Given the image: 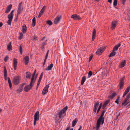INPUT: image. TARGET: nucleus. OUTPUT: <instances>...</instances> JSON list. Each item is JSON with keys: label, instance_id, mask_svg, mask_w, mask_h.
I'll return each mask as SVG.
<instances>
[{"label": "nucleus", "instance_id": "51", "mask_svg": "<svg viewBox=\"0 0 130 130\" xmlns=\"http://www.w3.org/2000/svg\"><path fill=\"white\" fill-rule=\"evenodd\" d=\"M37 37L36 36H34L33 37V40H36L37 39Z\"/></svg>", "mask_w": 130, "mask_h": 130}, {"label": "nucleus", "instance_id": "1", "mask_svg": "<svg viewBox=\"0 0 130 130\" xmlns=\"http://www.w3.org/2000/svg\"><path fill=\"white\" fill-rule=\"evenodd\" d=\"M36 73V70H35L33 73L32 77L31 79V81L30 85H28L26 86L24 88V90L26 92H28L31 88L33 86L34 84L35 83L36 79V77H34Z\"/></svg>", "mask_w": 130, "mask_h": 130}, {"label": "nucleus", "instance_id": "9", "mask_svg": "<svg viewBox=\"0 0 130 130\" xmlns=\"http://www.w3.org/2000/svg\"><path fill=\"white\" fill-rule=\"evenodd\" d=\"M71 18H73L75 20H79L81 19V18L79 15L76 14H73L72 15Z\"/></svg>", "mask_w": 130, "mask_h": 130}, {"label": "nucleus", "instance_id": "6", "mask_svg": "<svg viewBox=\"0 0 130 130\" xmlns=\"http://www.w3.org/2000/svg\"><path fill=\"white\" fill-rule=\"evenodd\" d=\"M22 2L20 3L18 5V8L17 10V15L16 16V19H15L17 20L18 18V15H19L21 13V10H22L23 9L22 7Z\"/></svg>", "mask_w": 130, "mask_h": 130}, {"label": "nucleus", "instance_id": "12", "mask_svg": "<svg viewBox=\"0 0 130 130\" xmlns=\"http://www.w3.org/2000/svg\"><path fill=\"white\" fill-rule=\"evenodd\" d=\"M117 24V22L115 21H113L111 23V29L112 30L114 29L116 27Z\"/></svg>", "mask_w": 130, "mask_h": 130}, {"label": "nucleus", "instance_id": "45", "mask_svg": "<svg viewBox=\"0 0 130 130\" xmlns=\"http://www.w3.org/2000/svg\"><path fill=\"white\" fill-rule=\"evenodd\" d=\"M47 23L48 25H51L52 24V22L50 20H49L47 21Z\"/></svg>", "mask_w": 130, "mask_h": 130}, {"label": "nucleus", "instance_id": "3", "mask_svg": "<svg viewBox=\"0 0 130 130\" xmlns=\"http://www.w3.org/2000/svg\"><path fill=\"white\" fill-rule=\"evenodd\" d=\"M67 106H66L58 112V115L59 117V119H58V120H59V119H62L64 117V115H66L65 112L67 109ZM61 120H60V121H59V122H60Z\"/></svg>", "mask_w": 130, "mask_h": 130}, {"label": "nucleus", "instance_id": "37", "mask_svg": "<svg viewBox=\"0 0 130 130\" xmlns=\"http://www.w3.org/2000/svg\"><path fill=\"white\" fill-rule=\"evenodd\" d=\"M116 95V94L115 93H112L111 95L110 96V98H112L115 97Z\"/></svg>", "mask_w": 130, "mask_h": 130}, {"label": "nucleus", "instance_id": "56", "mask_svg": "<svg viewBox=\"0 0 130 130\" xmlns=\"http://www.w3.org/2000/svg\"><path fill=\"white\" fill-rule=\"evenodd\" d=\"M130 129V126H129L128 127H127V130H129V129Z\"/></svg>", "mask_w": 130, "mask_h": 130}, {"label": "nucleus", "instance_id": "17", "mask_svg": "<svg viewBox=\"0 0 130 130\" xmlns=\"http://www.w3.org/2000/svg\"><path fill=\"white\" fill-rule=\"evenodd\" d=\"M29 58L28 56H26L24 58V62L25 65H27L29 63Z\"/></svg>", "mask_w": 130, "mask_h": 130}, {"label": "nucleus", "instance_id": "10", "mask_svg": "<svg viewBox=\"0 0 130 130\" xmlns=\"http://www.w3.org/2000/svg\"><path fill=\"white\" fill-rule=\"evenodd\" d=\"M61 18V17L57 16L54 19V22L55 24H57L60 21V20Z\"/></svg>", "mask_w": 130, "mask_h": 130}, {"label": "nucleus", "instance_id": "24", "mask_svg": "<svg viewBox=\"0 0 130 130\" xmlns=\"http://www.w3.org/2000/svg\"><path fill=\"white\" fill-rule=\"evenodd\" d=\"M77 119V118H75L74 120L73 121L72 123V125L73 127L76 124Z\"/></svg>", "mask_w": 130, "mask_h": 130}, {"label": "nucleus", "instance_id": "64", "mask_svg": "<svg viewBox=\"0 0 130 130\" xmlns=\"http://www.w3.org/2000/svg\"><path fill=\"white\" fill-rule=\"evenodd\" d=\"M45 38V37H44L41 39V41H42L43 40V39Z\"/></svg>", "mask_w": 130, "mask_h": 130}, {"label": "nucleus", "instance_id": "52", "mask_svg": "<svg viewBox=\"0 0 130 130\" xmlns=\"http://www.w3.org/2000/svg\"><path fill=\"white\" fill-rule=\"evenodd\" d=\"M20 52L21 55L22 54L23 52L22 49H20Z\"/></svg>", "mask_w": 130, "mask_h": 130}, {"label": "nucleus", "instance_id": "61", "mask_svg": "<svg viewBox=\"0 0 130 130\" xmlns=\"http://www.w3.org/2000/svg\"><path fill=\"white\" fill-rule=\"evenodd\" d=\"M70 129V128L69 127H68L66 130H69Z\"/></svg>", "mask_w": 130, "mask_h": 130}, {"label": "nucleus", "instance_id": "2", "mask_svg": "<svg viewBox=\"0 0 130 130\" xmlns=\"http://www.w3.org/2000/svg\"><path fill=\"white\" fill-rule=\"evenodd\" d=\"M105 111V110L102 111L101 115L100 116L97 121L96 125V128L97 130H98L99 129L100 125H102L104 123V118L103 116Z\"/></svg>", "mask_w": 130, "mask_h": 130}, {"label": "nucleus", "instance_id": "39", "mask_svg": "<svg viewBox=\"0 0 130 130\" xmlns=\"http://www.w3.org/2000/svg\"><path fill=\"white\" fill-rule=\"evenodd\" d=\"M12 21V20L10 19H8V20L7 21V24L10 25H11V23Z\"/></svg>", "mask_w": 130, "mask_h": 130}, {"label": "nucleus", "instance_id": "54", "mask_svg": "<svg viewBox=\"0 0 130 130\" xmlns=\"http://www.w3.org/2000/svg\"><path fill=\"white\" fill-rule=\"evenodd\" d=\"M36 121L34 120V126H35L36 125Z\"/></svg>", "mask_w": 130, "mask_h": 130}, {"label": "nucleus", "instance_id": "34", "mask_svg": "<svg viewBox=\"0 0 130 130\" xmlns=\"http://www.w3.org/2000/svg\"><path fill=\"white\" fill-rule=\"evenodd\" d=\"M13 15L11 14H10L8 15V19H10L12 20V19L13 17Z\"/></svg>", "mask_w": 130, "mask_h": 130}, {"label": "nucleus", "instance_id": "7", "mask_svg": "<svg viewBox=\"0 0 130 130\" xmlns=\"http://www.w3.org/2000/svg\"><path fill=\"white\" fill-rule=\"evenodd\" d=\"M49 87V86L48 85H47L45 87L42 91L43 94L45 95L47 94L48 91Z\"/></svg>", "mask_w": 130, "mask_h": 130}, {"label": "nucleus", "instance_id": "55", "mask_svg": "<svg viewBox=\"0 0 130 130\" xmlns=\"http://www.w3.org/2000/svg\"><path fill=\"white\" fill-rule=\"evenodd\" d=\"M108 2L110 3H111L112 2V0H108Z\"/></svg>", "mask_w": 130, "mask_h": 130}, {"label": "nucleus", "instance_id": "13", "mask_svg": "<svg viewBox=\"0 0 130 130\" xmlns=\"http://www.w3.org/2000/svg\"><path fill=\"white\" fill-rule=\"evenodd\" d=\"M18 61L15 58L13 59V67L14 70L16 69V67L17 65Z\"/></svg>", "mask_w": 130, "mask_h": 130}, {"label": "nucleus", "instance_id": "38", "mask_svg": "<svg viewBox=\"0 0 130 130\" xmlns=\"http://www.w3.org/2000/svg\"><path fill=\"white\" fill-rule=\"evenodd\" d=\"M22 89L23 88L22 87L20 88L17 90V92L20 93L22 91Z\"/></svg>", "mask_w": 130, "mask_h": 130}, {"label": "nucleus", "instance_id": "47", "mask_svg": "<svg viewBox=\"0 0 130 130\" xmlns=\"http://www.w3.org/2000/svg\"><path fill=\"white\" fill-rule=\"evenodd\" d=\"M117 0H114L113 2V5L114 6H116L117 5Z\"/></svg>", "mask_w": 130, "mask_h": 130}, {"label": "nucleus", "instance_id": "36", "mask_svg": "<svg viewBox=\"0 0 130 130\" xmlns=\"http://www.w3.org/2000/svg\"><path fill=\"white\" fill-rule=\"evenodd\" d=\"M12 46L11 45V43L10 42L7 45V49H12Z\"/></svg>", "mask_w": 130, "mask_h": 130}, {"label": "nucleus", "instance_id": "33", "mask_svg": "<svg viewBox=\"0 0 130 130\" xmlns=\"http://www.w3.org/2000/svg\"><path fill=\"white\" fill-rule=\"evenodd\" d=\"M32 25L33 27H34L36 24V19L34 17L32 19Z\"/></svg>", "mask_w": 130, "mask_h": 130}, {"label": "nucleus", "instance_id": "46", "mask_svg": "<svg viewBox=\"0 0 130 130\" xmlns=\"http://www.w3.org/2000/svg\"><path fill=\"white\" fill-rule=\"evenodd\" d=\"M43 12L42 11H40L38 15V17H40L41 15L43 14Z\"/></svg>", "mask_w": 130, "mask_h": 130}, {"label": "nucleus", "instance_id": "43", "mask_svg": "<svg viewBox=\"0 0 130 130\" xmlns=\"http://www.w3.org/2000/svg\"><path fill=\"white\" fill-rule=\"evenodd\" d=\"M9 58V57L8 56H7L4 58V61L5 62H6L7 61V60H8Z\"/></svg>", "mask_w": 130, "mask_h": 130}, {"label": "nucleus", "instance_id": "30", "mask_svg": "<svg viewBox=\"0 0 130 130\" xmlns=\"http://www.w3.org/2000/svg\"><path fill=\"white\" fill-rule=\"evenodd\" d=\"M49 50H48L47 52V53L46 54L45 58L44 60V62L43 64V65H44L45 64V63L46 61V59L47 58V57L48 55V53H49Z\"/></svg>", "mask_w": 130, "mask_h": 130}, {"label": "nucleus", "instance_id": "27", "mask_svg": "<svg viewBox=\"0 0 130 130\" xmlns=\"http://www.w3.org/2000/svg\"><path fill=\"white\" fill-rule=\"evenodd\" d=\"M104 49H98L97 51L96 52V53L97 54L99 55L104 51Z\"/></svg>", "mask_w": 130, "mask_h": 130}, {"label": "nucleus", "instance_id": "48", "mask_svg": "<svg viewBox=\"0 0 130 130\" xmlns=\"http://www.w3.org/2000/svg\"><path fill=\"white\" fill-rule=\"evenodd\" d=\"M93 56V55H91L89 57V62H90Z\"/></svg>", "mask_w": 130, "mask_h": 130}, {"label": "nucleus", "instance_id": "18", "mask_svg": "<svg viewBox=\"0 0 130 130\" xmlns=\"http://www.w3.org/2000/svg\"><path fill=\"white\" fill-rule=\"evenodd\" d=\"M12 6V5L10 4L7 7L6 10L5 12V13H8L10 11Z\"/></svg>", "mask_w": 130, "mask_h": 130}, {"label": "nucleus", "instance_id": "29", "mask_svg": "<svg viewBox=\"0 0 130 130\" xmlns=\"http://www.w3.org/2000/svg\"><path fill=\"white\" fill-rule=\"evenodd\" d=\"M47 40H46L45 41H44V42H42V43L41 46V47L42 48V49L43 48H45L44 46L46 45V44H47L46 42H47Z\"/></svg>", "mask_w": 130, "mask_h": 130}, {"label": "nucleus", "instance_id": "15", "mask_svg": "<svg viewBox=\"0 0 130 130\" xmlns=\"http://www.w3.org/2000/svg\"><path fill=\"white\" fill-rule=\"evenodd\" d=\"M99 105V103L98 102H96L95 103L94 105V108L93 109L94 112L95 113L96 112V111Z\"/></svg>", "mask_w": 130, "mask_h": 130}, {"label": "nucleus", "instance_id": "8", "mask_svg": "<svg viewBox=\"0 0 130 130\" xmlns=\"http://www.w3.org/2000/svg\"><path fill=\"white\" fill-rule=\"evenodd\" d=\"M39 112L37 111L35 114L34 116V120L37 121L39 120Z\"/></svg>", "mask_w": 130, "mask_h": 130}, {"label": "nucleus", "instance_id": "32", "mask_svg": "<svg viewBox=\"0 0 130 130\" xmlns=\"http://www.w3.org/2000/svg\"><path fill=\"white\" fill-rule=\"evenodd\" d=\"M86 79V77L85 76L83 77L81 81V85H83Z\"/></svg>", "mask_w": 130, "mask_h": 130}, {"label": "nucleus", "instance_id": "25", "mask_svg": "<svg viewBox=\"0 0 130 130\" xmlns=\"http://www.w3.org/2000/svg\"><path fill=\"white\" fill-rule=\"evenodd\" d=\"M53 64L52 63L50 65L48 66L46 68L45 70L47 71H50L51 70V69L53 66Z\"/></svg>", "mask_w": 130, "mask_h": 130}, {"label": "nucleus", "instance_id": "14", "mask_svg": "<svg viewBox=\"0 0 130 130\" xmlns=\"http://www.w3.org/2000/svg\"><path fill=\"white\" fill-rule=\"evenodd\" d=\"M117 50V49H113L112 51L111 52L110 55L109 56V57H110L114 56L117 52L116 51Z\"/></svg>", "mask_w": 130, "mask_h": 130}, {"label": "nucleus", "instance_id": "44", "mask_svg": "<svg viewBox=\"0 0 130 130\" xmlns=\"http://www.w3.org/2000/svg\"><path fill=\"white\" fill-rule=\"evenodd\" d=\"M119 100V97H118L117 98L116 100L115 101V102L117 104H118Z\"/></svg>", "mask_w": 130, "mask_h": 130}, {"label": "nucleus", "instance_id": "63", "mask_svg": "<svg viewBox=\"0 0 130 130\" xmlns=\"http://www.w3.org/2000/svg\"><path fill=\"white\" fill-rule=\"evenodd\" d=\"M42 78H39L38 80L41 81Z\"/></svg>", "mask_w": 130, "mask_h": 130}, {"label": "nucleus", "instance_id": "50", "mask_svg": "<svg viewBox=\"0 0 130 130\" xmlns=\"http://www.w3.org/2000/svg\"><path fill=\"white\" fill-rule=\"evenodd\" d=\"M43 75V72H42L41 73L39 78H42V76Z\"/></svg>", "mask_w": 130, "mask_h": 130}, {"label": "nucleus", "instance_id": "53", "mask_svg": "<svg viewBox=\"0 0 130 130\" xmlns=\"http://www.w3.org/2000/svg\"><path fill=\"white\" fill-rule=\"evenodd\" d=\"M14 10H12L10 14H12V15H13V13L14 12Z\"/></svg>", "mask_w": 130, "mask_h": 130}, {"label": "nucleus", "instance_id": "58", "mask_svg": "<svg viewBox=\"0 0 130 130\" xmlns=\"http://www.w3.org/2000/svg\"><path fill=\"white\" fill-rule=\"evenodd\" d=\"M3 25V24L2 23L0 22V27H1Z\"/></svg>", "mask_w": 130, "mask_h": 130}, {"label": "nucleus", "instance_id": "57", "mask_svg": "<svg viewBox=\"0 0 130 130\" xmlns=\"http://www.w3.org/2000/svg\"><path fill=\"white\" fill-rule=\"evenodd\" d=\"M126 1V0H123V4H124L125 3V2Z\"/></svg>", "mask_w": 130, "mask_h": 130}, {"label": "nucleus", "instance_id": "20", "mask_svg": "<svg viewBox=\"0 0 130 130\" xmlns=\"http://www.w3.org/2000/svg\"><path fill=\"white\" fill-rule=\"evenodd\" d=\"M130 89V87H127L125 90V92H124L123 97H124L129 92Z\"/></svg>", "mask_w": 130, "mask_h": 130}, {"label": "nucleus", "instance_id": "31", "mask_svg": "<svg viewBox=\"0 0 130 130\" xmlns=\"http://www.w3.org/2000/svg\"><path fill=\"white\" fill-rule=\"evenodd\" d=\"M8 83L9 85V87L11 89H12V83L11 82V80L10 79L9 77L8 78Z\"/></svg>", "mask_w": 130, "mask_h": 130}, {"label": "nucleus", "instance_id": "35", "mask_svg": "<svg viewBox=\"0 0 130 130\" xmlns=\"http://www.w3.org/2000/svg\"><path fill=\"white\" fill-rule=\"evenodd\" d=\"M102 103H101L100 104V105L99 106V107H98V109L97 113H98V112L100 110V108H101V107L102 106Z\"/></svg>", "mask_w": 130, "mask_h": 130}, {"label": "nucleus", "instance_id": "42", "mask_svg": "<svg viewBox=\"0 0 130 130\" xmlns=\"http://www.w3.org/2000/svg\"><path fill=\"white\" fill-rule=\"evenodd\" d=\"M92 73L91 71H90L88 73V78L90 77L91 75H92Z\"/></svg>", "mask_w": 130, "mask_h": 130}, {"label": "nucleus", "instance_id": "26", "mask_svg": "<svg viewBox=\"0 0 130 130\" xmlns=\"http://www.w3.org/2000/svg\"><path fill=\"white\" fill-rule=\"evenodd\" d=\"M109 102V100H107L103 104L102 107V108L103 109H104L106 106L108 104Z\"/></svg>", "mask_w": 130, "mask_h": 130}, {"label": "nucleus", "instance_id": "22", "mask_svg": "<svg viewBox=\"0 0 130 130\" xmlns=\"http://www.w3.org/2000/svg\"><path fill=\"white\" fill-rule=\"evenodd\" d=\"M96 31L95 29L93 30L92 36V40L93 41L95 38Z\"/></svg>", "mask_w": 130, "mask_h": 130}, {"label": "nucleus", "instance_id": "16", "mask_svg": "<svg viewBox=\"0 0 130 130\" xmlns=\"http://www.w3.org/2000/svg\"><path fill=\"white\" fill-rule=\"evenodd\" d=\"M126 63V62L125 60H123L121 61V63L119 64V67L120 68L123 67Z\"/></svg>", "mask_w": 130, "mask_h": 130}, {"label": "nucleus", "instance_id": "21", "mask_svg": "<svg viewBox=\"0 0 130 130\" xmlns=\"http://www.w3.org/2000/svg\"><path fill=\"white\" fill-rule=\"evenodd\" d=\"M130 89V87H127L125 90V92H124L123 97H124L129 92Z\"/></svg>", "mask_w": 130, "mask_h": 130}, {"label": "nucleus", "instance_id": "49", "mask_svg": "<svg viewBox=\"0 0 130 130\" xmlns=\"http://www.w3.org/2000/svg\"><path fill=\"white\" fill-rule=\"evenodd\" d=\"M45 8L46 7L45 6L43 7L41 11H42V12H43L44 13Z\"/></svg>", "mask_w": 130, "mask_h": 130}, {"label": "nucleus", "instance_id": "40", "mask_svg": "<svg viewBox=\"0 0 130 130\" xmlns=\"http://www.w3.org/2000/svg\"><path fill=\"white\" fill-rule=\"evenodd\" d=\"M120 45L121 44H119L118 45H117L114 46V47L113 48V49H118V47L120 46Z\"/></svg>", "mask_w": 130, "mask_h": 130}, {"label": "nucleus", "instance_id": "19", "mask_svg": "<svg viewBox=\"0 0 130 130\" xmlns=\"http://www.w3.org/2000/svg\"><path fill=\"white\" fill-rule=\"evenodd\" d=\"M124 84V80L123 78H122L120 80V89H121L123 87Z\"/></svg>", "mask_w": 130, "mask_h": 130}, {"label": "nucleus", "instance_id": "11", "mask_svg": "<svg viewBox=\"0 0 130 130\" xmlns=\"http://www.w3.org/2000/svg\"><path fill=\"white\" fill-rule=\"evenodd\" d=\"M3 73L4 76L5 80H7V72L6 68L5 66L4 67V69L3 70Z\"/></svg>", "mask_w": 130, "mask_h": 130}, {"label": "nucleus", "instance_id": "62", "mask_svg": "<svg viewBox=\"0 0 130 130\" xmlns=\"http://www.w3.org/2000/svg\"><path fill=\"white\" fill-rule=\"evenodd\" d=\"M81 128H82V127H81V126H80V128H79L78 129V130H81Z\"/></svg>", "mask_w": 130, "mask_h": 130}, {"label": "nucleus", "instance_id": "4", "mask_svg": "<svg viewBox=\"0 0 130 130\" xmlns=\"http://www.w3.org/2000/svg\"><path fill=\"white\" fill-rule=\"evenodd\" d=\"M130 98V93H128L126 96L124 101L122 103V105H125V106H128L130 105V100L128 102L127 101Z\"/></svg>", "mask_w": 130, "mask_h": 130}, {"label": "nucleus", "instance_id": "5", "mask_svg": "<svg viewBox=\"0 0 130 130\" xmlns=\"http://www.w3.org/2000/svg\"><path fill=\"white\" fill-rule=\"evenodd\" d=\"M20 80V77L19 76H16L14 77L13 82L14 85H16L19 83Z\"/></svg>", "mask_w": 130, "mask_h": 130}, {"label": "nucleus", "instance_id": "59", "mask_svg": "<svg viewBox=\"0 0 130 130\" xmlns=\"http://www.w3.org/2000/svg\"><path fill=\"white\" fill-rule=\"evenodd\" d=\"M106 48V47H102V48H100V49H105V48ZM99 49H100V48H99Z\"/></svg>", "mask_w": 130, "mask_h": 130}, {"label": "nucleus", "instance_id": "23", "mask_svg": "<svg viewBox=\"0 0 130 130\" xmlns=\"http://www.w3.org/2000/svg\"><path fill=\"white\" fill-rule=\"evenodd\" d=\"M31 75V73L29 72H27L26 73V77L28 79H30Z\"/></svg>", "mask_w": 130, "mask_h": 130}, {"label": "nucleus", "instance_id": "41", "mask_svg": "<svg viewBox=\"0 0 130 130\" xmlns=\"http://www.w3.org/2000/svg\"><path fill=\"white\" fill-rule=\"evenodd\" d=\"M23 37V34L22 33H21L20 34V36L19 37V39H21Z\"/></svg>", "mask_w": 130, "mask_h": 130}, {"label": "nucleus", "instance_id": "60", "mask_svg": "<svg viewBox=\"0 0 130 130\" xmlns=\"http://www.w3.org/2000/svg\"><path fill=\"white\" fill-rule=\"evenodd\" d=\"M70 129V128L69 127H68L66 130H69Z\"/></svg>", "mask_w": 130, "mask_h": 130}, {"label": "nucleus", "instance_id": "28", "mask_svg": "<svg viewBox=\"0 0 130 130\" xmlns=\"http://www.w3.org/2000/svg\"><path fill=\"white\" fill-rule=\"evenodd\" d=\"M26 27L25 25H23L22 26V30L24 33L26 32Z\"/></svg>", "mask_w": 130, "mask_h": 130}]
</instances>
